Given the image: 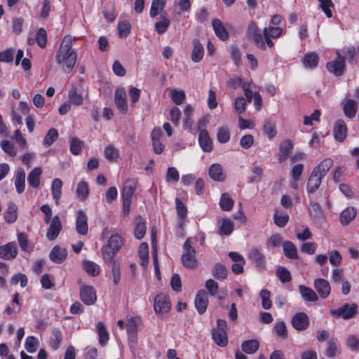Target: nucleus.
<instances>
[{
  "mask_svg": "<svg viewBox=\"0 0 359 359\" xmlns=\"http://www.w3.org/2000/svg\"><path fill=\"white\" fill-rule=\"evenodd\" d=\"M74 39L65 36L56 52L55 60L65 73H70L75 66L77 53L72 49V42Z\"/></svg>",
  "mask_w": 359,
  "mask_h": 359,
  "instance_id": "1",
  "label": "nucleus"
},
{
  "mask_svg": "<svg viewBox=\"0 0 359 359\" xmlns=\"http://www.w3.org/2000/svg\"><path fill=\"white\" fill-rule=\"evenodd\" d=\"M137 182L135 179H128L124 182L121 191L123 215L124 217H128L130 214L132 198L137 189Z\"/></svg>",
  "mask_w": 359,
  "mask_h": 359,
  "instance_id": "2",
  "label": "nucleus"
},
{
  "mask_svg": "<svg viewBox=\"0 0 359 359\" xmlns=\"http://www.w3.org/2000/svg\"><path fill=\"white\" fill-rule=\"evenodd\" d=\"M123 245V238L117 233L112 234L107 245L102 248V257L104 261H112L115 255L119 251Z\"/></svg>",
  "mask_w": 359,
  "mask_h": 359,
  "instance_id": "3",
  "label": "nucleus"
},
{
  "mask_svg": "<svg viewBox=\"0 0 359 359\" xmlns=\"http://www.w3.org/2000/svg\"><path fill=\"white\" fill-rule=\"evenodd\" d=\"M183 253L181 256L182 265L187 268L193 269L198 266V260L196 259V250L192 247L190 238H187L183 244Z\"/></svg>",
  "mask_w": 359,
  "mask_h": 359,
  "instance_id": "4",
  "label": "nucleus"
},
{
  "mask_svg": "<svg viewBox=\"0 0 359 359\" xmlns=\"http://www.w3.org/2000/svg\"><path fill=\"white\" fill-rule=\"evenodd\" d=\"M212 339L220 347H225L228 344L227 323L225 320L218 319L217 327L211 332Z\"/></svg>",
  "mask_w": 359,
  "mask_h": 359,
  "instance_id": "5",
  "label": "nucleus"
},
{
  "mask_svg": "<svg viewBox=\"0 0 359 359\" xmlns=\"http://www.w3.org/2000/svg\"><path fill=\"white\" fill-rule=\"evenodd\" d=\"M330 313L334 317L342 318L344 320L351 319L358 314V305L355 303H346L341 307L330 310Z\"/></svg>",
  "mask_w": 359,
  "mask_h": 359,
  "instance_id": "6",
  "label": "nucleus"
},
{
  "mask_svg": "<svg viewBox=\"0 0 359 359\" xmlns=\"http://www.w3.org/2000/svg\"><path fill=\"white\" fill-rule=\"evenodd\" d=\"M337 58L326 65L327 70L336 76H341L344 72L346 57L342 56L339 50L336 51Z\"/></svg>",
  "mask_w": 359,
  "mask_h": 359,
  "instance_id": "7",
  "label": "nucleus"
},
{
  "mask_svg": "<svg viewBox=\"0 0 359 359\" xmlns=\"http://www.w3.org/2000/svg\"><path fill=\"white\" fill-rule=\"evenodd\" d=\"M283 29L279 27H269L263 29V42L265 45V50L266 48L272 49L274 48V43L272 41L271 38L276 39L283 34Z\"/></svg>",
  "mask_w": 359,
  "mask_h": 359,
  "instance_id": "8",
  "label": "nucleus"
},
{
  "mask_svg": "<svg viewBox=\"0 0 359 359\" xmlns=\"http://www.w3.org/2000/svg\"><path fill=\"white\" fill-rule=\"evenodd\" d=\"M170 308L171 304L168 295L160 293L156 296L154 304L156 313H167L170 311Z\"/></svg>",
  "mask_w": 359,
  "mask_h": 359,
  "instance_id": "9",
  "label": "nucleus"
},
{
  "mask_svg": "<svg viewBox=\"0 0 359 359\" xmlns=\"http://www.w3.org/2000/svg\"><path fill=\"white\" fill-rule=\"evenodd\" d=\"M291 324L294 330L304 331L309 327V318L304 312H297L292 316Z\"/></svg>",
  "mask_w": 359,
  "mask_h": 359,
  "instance_id": "10",
  "label": "nucleus"
},
{
  "mask_svg": "<svg viewBox=\"0 0 359 359\" xmlns=\"http://www.w3.org/2000/svg\"><path fill=\"white\" fill-rule=\"evenodd\" d=\"M80 299L83 304L93 305L97 300L96 290L93 286L83 285L80 287Z\"/></svg>",
  "mask_w": 359,
  "mask_h": 359,
  "instance_id": "11",
  "label": "nucleus"
},
{
  "mask_svg": "<svg viewBox=\"0 0 359 359\" xmlns=\"http://www.w3.org/2000/svg\"><path fill=\"white\" fill-rule=\"evenodd\" d=\"M248 34L252 38L257 48L261 50H265V45L263 42V32H258V27L255 22H251L248 27Z\"/></svg>",
  "mask_w": 359,
  "mask_h": 359,
  "instance_id": "12",
  "label": "nucleus"
},
{
  "mask_svg": "<svg viewBox=\"0 0 359 359\" xmlns=\"http://www.w3.org/2000/svg\"><path fill=\"white\" fill-rule=\"evenodd\" d=\"M347 125L344 120L338 119L333 127V136L338 142H343L347 137Z\"/></svg>",
  "mask_w": 359,
  "mask_h": 359,
  "instance_id": "13",
  "label": "nucleus"
},
{
  "mask_svg": "<svg viewBox=\"0 0 359 359\" xmlns=\"http://www.w3.org/2000/svg\"><path fill=\"white\" fill-rule=\"evenodd\" d=\"M208 303L209 301L206 291L204 290L198 291L195 297L194 305L200 315L203 314L206 311Z\"/></svg>",
  "mask_w": 359,
  "mask_h": 359,
  "instance_id": "14",
  "label": "nucleus"
},
{
  "mask_svg": "<svg viewBox=\"0 0 359 359\" xmlns=\"http://www.w3.org/2000/svg\"><path fill=\"white\" fill-rule=\"evenodd\" d=\"M18 255L17 245L15 242H9L0 246V258L5 260L14 259Z\"/></svg>",
  "mask_w": 359,
  "mask_h": 359,
  "instance_id": "15",
  "label": "nucleus"
},
{
  "mask_svg": "<svg viewBox=\"0 0 359 359\" xmlns=\"http://www.w3.org/2000/svg\"><path fill=\"white\" fill-rule=\"evenodd\" d=\"M76 230L81 235H86L88 231V217L86 213L80 210L76 212Z\"/></svg>",
  "mask_w": 359,
  "mask_h": 359,
  "instance_id": "16",
  "label": "nucleus"
},
{
  "mask_svg": "<svg viewBox=\"0 0 359 359\" xmlns=\"http://www.w3.org/2000/svg\"><path fill=\"white\" fill-rule=\"evenodd\" d=\"M114 102L116 107L123 114L128 111V104L126 100V93L123 88H118L115 90Z\"/></svg>",
  "mask_w": 359,
  "mask_h": 359,
  "instance_id": "17",
  "label": "nucleus"
},
{
  "mask_svg": "<svg viewBox=\"0 0 359 359\" xmlns=\"http://www.w3.org/2000/svg\"><path fill=\"white\" fill-rule=\"evenodd\" d=\"M313 286L322 299L327 298L331 292L330 283L324 278H318L315 279Z\"/></svg>",
  "mask_w": 359,
  "mask_h": 359,
  "instance_id": "18",
  "label": "nucleus"
},
{
  "mask_svg": "<svg viewBox=\"0 0 359 359\" xmlns=\"http://www.w3.org/2000/svg\"><path fill=\"white\" fill-rule=\"evenodd\" d=\"M62 226L59 216L53 217L50 226L46 233V237L49 241H54L59 236Z\"/></svg>",
  "mask_w": 359,
  "mask_h": 359,
  "instance_id": "19",
  "label": "nucleus"
},
{
  "mask_svg": "<svg viewBox=\"0 0 359 359\" xmlns=\"http://www.w3.org/2000/svg\"><path fill=\"white\" fill-rule=\"evenodd\" d=\"M309 215L315 222L321 223L325 218V214L320 205L317 202L311 201L308 207Z\"/></svg>",
  "mask_w": 359,
  "mask_h": 359,
  "instance_id": "20",
  "label": "nucleus"
},
{
  "mask_svg": "<svg viewBox=\"0 0 359 359\" xmlns=\"http://www.w3.org/2000/svg\"><path fill=\"white\" fill-rule=\"evenodd\" d=\"M198 143L204 152H211L213 149V142L206 129L201 130L198 135Z\"/></svg>",
  "mask_w": 359,
  "mask_h": 359,
  "instance_id": "21",
  "label": "nucleus"
},
{
  "mask_svg": "<svg viewBox=\"0 0 359 359\" xmlns=\"http://www.w3.org/2000/svg\"><path fill=\"white\" fill-rule=\"evenodd\" d=\"M67 257V251L59 245L54 246L49 254L50 259L55 264L63 263Z\"/></svg>",
  "mask_w": 359,
  "mask_h": 359,
  "instance_id": "22",
  "label": "nucleus"
},
{
  "mask_svg": "<svg viewBox=\"0 0 359 359\" xmlns=\"http://www.w3.org/2000/svg\"><path fill=\"white\" fill-rule=\"evenodd\" d=\"M212 25L215 34L218 39H219L222 41H226L229 39V32H227L222 22L219 19H213L212 21Z\"/></svg>",
  "mask_w": 359,
  "mask_h": 359,
  "instance_id": "23",
  "label": "nucleus"
},
{
  "mask_svg": "<svg viewBox=\"0 0 359 359\" xmlns=\"http://www.w3.org/2000/svg\"><path fill=\"white\" fill-rule=\"evenodd\" d=\"M248 257L259 271L265 269V257L258 249L251 250Z\"/></svg>",
  "mask_w": 359,
  "mask_h": 359,
  "instance_id": "24",
  "label": "nucleus"
},
{
  "mask_svg": "<svg viewBox=\"0 0 359 359\" xmlns=\"http://www.w3.org/2000/svg\"><path fill=\"white\" fill-rule=\"evenodd\" d=\"M298 290L301 294L302 299L304 302H316L318 300V295L309 287L299 285L298 286Z\"/></svg>",
  "mask_w": 359,
  "mask_h": 359,
  "instance_id": "25",
  "label": "nucleus"
},
{
  "mask_svg": "<svg viewBox=\"0 0 359 359\" xmlns=\"http://www.w3.org/2000/svg\"><path fill=\"white\" fill-rule=\"evenodd\" d=\"M323 177L320 176L316 171L311 172L306 184L308 194L314 193L320 187Z\"/></svg>",
  "mask_w": 359,
  "mask_h": 359,
  "instance_id": "26",
  "label": "nucleus"
},
{
  "mask_svg": "<svg viewBox=\"0 0 359 359\" xmlns=\"http://www.w3.org/2000/svg\"><path fill=\"white\" fill-rule=\"evenodd\" d=\"M293 147V144L290 140H285L280 142L278 155L280 163L284 162L287 158Z\"/></svg>",
  "mask_w": 359,
  "mask_h": 359,
  "instance_id": "27",
  "label": "nucleus"
},
{
  "mask_svg": "<svg viewBox=\"0 0 359 359\" xmlns=\"http://www.w3.org/2000/svg\"><path fill=\"white\" fill-rule=\"evenodd\" d=\"M358 107V104L355 100H346L343 106L344 116L349 119L353 118L356 115Z\"/></svg>",
  "mask_w": 359,
  "mask_h": 359,
  "instance_id": "28",
  "label": "nucleus"
},
{
  "mask_svg": "<svg viewBox=\"0 0 359 359\" xmlns=\"http://www.w3.org/2000/svg\"><path fill=\"white\" fill-rule=\"evenodd\" d=\"M4 217L8 224L15 222L18 219V206L14 202H8L7 208L4 214Z\"/></svg>",
  "mask_w": 359,
  "mask_h": 359,
  "instance_id": "29",
  "label": "nucleus"
},
{
  "mask_svg": "<svg viewBox=\"0 0 359 359\" xmlns=\"http://www.w3.org/2000/svg\"><path fill=\"white\" fill-rule=\"evenodd\" d=\"M170 25V20L167 16V13L163 11L160 15L159 20L154 25L155 31L160 35L163 34L168 30Z\"/></svg>",
  "mask_w": 359,
  "mask_h": 359,
  "instance_id": "30",
  "label": "nucleus"
},
{
  "mask_svg": "<svg viewBox=\"0 0 359 359\" xmlns=\"http://www.w3.org/2000/svg\"><path fill=\"white\" fill-rule=\"evenodd\" d=\"M51 335L49 339V346L52 350L58 349L62 341V334L61 330L58 327H53L51 330Z\"/></svg>",
  "mask_w": 359,
  "mask_h": 359,
  "instance_id": "31",
  "label": "nucleus"
},
{
  "mask_svg": "<svg viewBox=\"0 0 359 359\" xmlns=\"http://www.w3.org/2000/svg\"><path fill=\"white\" fill-rule=\"evenodd\" d=\"M193 46L191 58L194 62H199L204 56L203 46L198 39L193 40Z\"/></svg>",
  "mask_w": 359,
  "mask_h": 359,
  "instance_id": "32",
  "label": "nucleus"
},
{
  "mask_svg": "<svg viewBox=\"0 0 359 359\" xmlns=\"http://www.w3.org/2000/svg\"><path fill=\"white\" fill-rule=\"evenodd\" d=\"M210 177L218 182H223L225 180V175L223 172L222 167L219 163H214L209 168Z\"/></svg>",
  "mask_w": 359,
  "mask_h": 359,
  "instance_id": "33",
  "label": "nucleus"
},
{
  "mask_svg": "<svg viewBox=\"0 0 359 359\" xmlns=\"http://www.w3.org/2000/svg\"><path fill=\"white\" fill-rule=\"evenodd\" d=\"M357 210L353 207H348L340 214L339 219L342 225H348L356 216Z\"/></svg>",
  "mask_w": 359,
  "mask_h": 359,
  "instance_id": "34",
  "label": "nucleus"
},
{
  "mask_svg": "<svg viewBox=\"0 0 359 359\" xmlns=\"http://www.w3.org/2000/svg\"><path fill=\"white\" fill-rule=\"evenodd\" d=\"M15 186L16 191L22 194L25 189V172L23 168H18L15 173Z\"/></svg>",
  "mask_w": 359,
  "mask_h": 359,
  "instance_id": "35",
  "label": "nucleus"
},
{
  "mask_svg": "<svg viewBox=\"0 0 359 359\" xmlns=\"http://www.w3.org/2000/svg\"><path fill=\"white\" fill-rule=\"evenodd\" d=\"M333 165V161L330 158H327L323 160L317 166H316L313 171H316L321 177H325L328 172L329 170Z\"/></svg>",
  "mask_w": 359,
  "mask_h": 359,
  "instance_id": "36",
  "label": "nucleus"
},
{
  "mask_svg": "<svg viewBox=\"0 0 359 359\" xmlns=\"http://www.w3.org/2000/svg\"><path fill=\"white\" fill-rule=\"evenodd\" d=\"M283 250L287 258L291 259H297L299 258L297 248L292 242L289 241L283 242Z\"/></svg>",
  "mask_w": 359,
  "mask_h": 359,
  "instance_id": "37",
  "label": "nucleus"
},
{
  "mask_svg": "<svg viewBox=\"0 0 359 359\" xmlns=\"http://www.w3.org/2000/svg\"><path fill=\"white\" fill-rule=\"evenodd\" d=\"M41 173L42 170L39 167L32 169L27 177V182L30 187L33 188H38L39 187Z\"/></svg>",
  "mask_w": 359,
  "mask_h": 359,
  "instance_id": "38",
  "label": "nucleus"
},
{
  "mask_svg": "<svg viewBox=\"0 0 359 359\" xmlns=\"http://www.w3.org/2000/svg\"><path fill=\"white\" fill-rule=\"evenodd\" d=\"M212 276L218 280H225L228 276L226 267L221 263L215 264L212 269Z\"/></svg>",
  "mask_w": 359,
  "mask_h": 359,
  "instance_id": "39",
  "label": "nucleus"
},
{
  "mask_svg": "<svg viewBox=\"0 0 359 359\" xmlns=\"http://www.w3.org/2000/svg\"><path fill=\"white\" fill-rule=\"evenodd\" d=\"M166 0H152L149 15L151 18H156L162 13L165 7Z\"/></svg>",
  "mask_w": 359,
  "mask_h": 359,
  "instance_id": "40",
  "label": "nucleus"
},
{
  "mask_svg": "<svg viewBox=\"0 0 359 359\" xmlns=\"http://www.w3.org/2000/svg\"><path fill=\"white\" fill-rule=\"evenodd\" d=\"M18 241L20 248L23 252L30 253L34 250V245L29 243L28 236L26 233L22 232L18 233Z\"/></svg>",
  "mask_w": 359,
  "mask_h": 359,
  "instance_id": "41",
  "label": "nucleus"
},
{
  "mask_svg": "<svg viewBox=\"0 0 359 359\" xmlns=\"http://www.w3.org/2000/svg\"><path fill=\"white\" fill-rule=\"evenodd\" d=\"M302 60L304 66L310 69H314L318 65V56L314 52L305 54Z\"/></svg>",
  "mask_w": 359,
  "mask_h": 359,
  "instance_id": "42",
  "label": "nucleus"
},
{
  "mask_svg": "<svg viewBox=\"0 0 359 359\" xmlns=\"http://www.w3.org/2000/svg\"><path fill=\"white\" fill-rule=\"evenodd\" d=\"M104 156L110 162H117L120 158V152L114 145L109 144L104 148Z\"/></svg>",
  "mask_w": 359,
  "mask_h": 359,
  "instance_id": "43",
  "label": "nucleus"
},
{
  "mask_svg": "<svg viewBox=\"0 0 359 359\" xmlns=\"http://www.w3.org/2000/svg\"><path fill=\"white\" fill-rule=\"evenodd\" d=\"M89 187L86 181H81L76 187V195L81 201H85L89 196Z\"/></svg>",
  "mask_w": 359,
  "mask_h": 359,
  "instance_id": "44",
  "label": "nucleus"
},
{
  "mask_svg": "<svg viewBox=\"0 0 359 359\" xmlns=\"http://www.w3.org/2000/svg\"><path fill=\"white\" fill-rule=\"evenodd\" d=\"M126 328L129 340L134 341L137 334V325L134 318H130L128 320L126 324Z\"/></svg>",
  "mask_w": 359,
  "mask_h": 359,
  "instance_id": "45",
  "label": "nucleus"
},
{
  "mask_svg": "<svg viewBox=\"0 0 359 359\" xmlns=\"http://www.w3.org/2000/svg\"><path fill=\"white\" fill-rule=\"evenodd\" d=\"M234 223L228 218L221 219V225L219 228V234L221 236H229L233 231Z\"/></svg>",
  "mask_w": 359,
  "mask_h": 359,
  "instance_id": "46",
  "label": "nucleus"
},
{
  "mask_svg": "<svg viewBox=\"0 0 359 359\" xmlns=\"http://www.w3.org/2000/svg\"><path fill=\"white\" fill-rule=\"evenodd\" d=\"M341 52L345 55L346 59L348 60V63L355 65L357 62V55L359 52V48L351 46L346 48H343Z\"/></svg>",
  "mask_w": 359,
  "mask_h": 359,
  "instance_id": "47",
  "label": "nucleus"
},
{
  "mask_svg": "<svg viewBox=\"0 0 359 359\" xmlns=\"http://www.w3.org/2000/svg\"><path fill=\"white\" fill-rule=\"evenodd\" d=\"M259 348V342L256 339L244 341L241 344L242 351L247 354L255 353Z\"/></svg>",
  "mask_w": 359,
  "mask_h": 359,
  "instance_id": "48",
  "label": "nucleus"
},
{
  "mask_svg": "<svg viewBox=\"0 0 359 359\" xmlns=\"http://www.w3.org/2000/svg\"><path fill=\"white\" fill-rule=\"evenodd\" d=\"M62 181L59 178H55L51 184V194L53 198L57 203V201L60 200L62 196Z\"/></svg>",
  "mask_w": 359,
  "mask_h": 359,
  "instance_id": "49",
  "label": "nucleus"
},
{
  "mask_svg": "<svg viewBox=\"0 0 359 359\" xmlns=\"http://www.w3.org/2000/svg\"><path fill=\"white\" fill-rule=\"evenodd\" d=\"M104 262L111 267L113 282L114 285H117L121 280V270L119 264L115 259H112V261Z\"/></svg>",
  "mask_w": 359,
  "mask_h": 359,
  "instance_id": "50",
  "label": "nucleus"
},
{
  "mask_svg": "<svg viewBox=\"0 0 359 359\" xmlns=\"http://www.w3.org/2000/svg\"><path fill=\"white\" fill-rule=\"evenodd\" d=\"M97 330L99 335V343L100 346H104L109 340V334L104 324L99 322L97 325Z\"/></svg>",
  "mask_w": 359,
  "mask_h": 359,
  "instance_id": "51",
  "label": "nucleus"
},
{
  "mask_svg": "<svg viewBox=\"0 0 359 359\" xmlns=\"http://www.w3.org/2000/svg\"><path fill=\"white\" fill-rule=\"evenodd\" d=\"M273 332L282 339H285L288 337V331L285 323L283 321L278 320L276 322L273 328Z\"/></svg>",
  "mask_w": 359,
  "mask_h": 359,
  "instance_id": "52",
  "label": "nucleus"
},
{
  "mask_svg": "<svg viewBox=\"0 0 359 359\" xmlns=\"http://www.w3.org/2000/svg\"><path fill=\"white\" fill-rule=\"evenodd\" d=\"M234 204L233 200L231 198L228 193L222 194L219 201V206L224 211H230Z\"/></svg>",
  "mask_w": 359,
  "mask_h": 359,
  "instance_id": "53",
  "label": "nucleus"
},
{
  "mask_svg": "<svg viewBox=\"0 0 359 359\" xmlns=\"http://www.w3.org/2000/svg\"><path fill=\"white\" fill-rule=\"evenodd\" d=\"M264 134L269 139L271 140L276 136L277 130L275 122L271 120H266L263 127Z\"/></svg>",
  "mask_w": 359,
  "mask_h": 359,
  "instance_id": "54",
  "label": "nucleus"
},
{
  "mask_svg": "<svg viewBox=\"0 0 359 359\" xmlns=\"http://www.w3.org/2000/svg\"><path fill=\"white\" fill-rule=\"evenodd\" d=\"M83 147V141L76 137H72L69 140V150L74 155H79Z\"/></svg>",
  "mask_w": 359,
  "mask_h": 359,
  "instance_id": "55",
  "label": "nucleus"
},
{
  "mask_svg": "<svg viewBox=\"0 0 359 359\" xmlns=\"http://www.w3.org/2000/svg\"><path fill=\"white\" fill-rule=\"evenodd\" d=\"M58 132L55 128H50L48 131L43 139V145L44 146V147L48 148L49 147H50L53 144V143L55 141H56V140L58 138Z\"/></svg>",
  "mask_w": 359,
  "mask_h": 359,
  "instance_id": "56",
  "label": "nucleus"
},
{
  "mask_svg": "<svg viewBox=\"0 0 359 359\" xmlns=\"http://www.w3.org/2000/svg\"><path fill=\"white\" fill-rule=\"evenodd\" d=\"M118 36L121 39L126 38L130 33L131 25L127 20L120 21L117 26Z\"/></svg>",
  "mask_w": 359,
  "mask_h": 359,
  "instance_id": "57",
  "label": "nucleus"
},
{
  "mask_svg": "<svg viewBox=\"0 0 359 359\" xmlns=\"http://www.w3.org/2000/svg\"><path fill=\"white\" fill-rule=\"evenodd\" d=\"M252 175L248 177L249 183H257L262 181L263 169L259 165H254L251 168Z\"/></svg>",
  "mask_w": 359,
  "mask_h": 359,
  "instance_id": "58",
  "label": "nucleus"
},
{
  "mask_svg": "<svg viewBox=\"0 0 359 359\" xmlns=\"http://www.w3.org/2000/svg\"><path fill=\"white\" fill-rule=\"evenodd\" d=\"M83 267L87 273L93 277L97 276L100 273L99 266L91 261H84Z\"/></svg>",
  "mask_w": 359,
  "mask_h": 359,
  "instance_id": "59",
  "label": "nucleus"
},
{
  "mask_svg": "<svg viewBox=\"0 0 359 359\" xmlns=\"http://www.w3.org/2000/svg\"><path fill=\"white\" fill-rule=\"evenodd\" d=\"M276 276L283 283L290 282L292 280V276L290 271L284 266H279L277 269Z\"/></svg>",
  "mask_w": 359,
  "mask_h": 359,
  "instance_id": "60",
  "label": "nucleus"
},
{
  "mask_svg": "<svg viewBox=\"0 0 359 359\" xmlns=\"http://www.w3.org/2000/svg\"><path fill=\"white\" fill-rule=\"evenodd\" d=\"M15 48H8L0 51V62L11 63L13 61Z\"/></svg>",
  "mask_w": 359,
  "mask_h": 359,
  "instance_id": "61",
  "label": "nucleus"
},
{
  "mask_svg": "<svg viewBox=\"0 0 359 359\" xmlns=\"http://www.w3.org/2000/svg\"><path fill=\"white\" fill-rule=\"evenodd\" d=\"M20 283L21 287H25L27 286L28 283V278L25 273H18L17 274L13 275L10 280V283L11 285H16Z\"/></svg>",
  "mask_w": 359,
  "mask_h": 359,
  "instance_id": "62",
  "label": "nucleus"
},
{
  "mask_svg": "<svg viewBox=\"0 0 359 359\" xmlns=\"http://www.w3.org/2000/svg\"><path fill=\"white\" fill-rule=\"evenodd\" d=\"M35 40L40 48H46L47 43V32L44 28L41 27L38 29Z\"/></svg>",
  "mask_w": 359,
  "mask_h": 359,
  "instance_id": "63",
  "label": "nucleus"
},
{
  "mask_svg": "<svg viewBox=\"0 0 359 359\" xmlns=\"http://www.w3.org/2000/svg\"><path fill=\"white\" fill-rule=\"evenodd\" d=\"M170 96L172 101L177 105L181 104L186 98L185 93L182 90H172Z\"/></svg>",
  "mask_w": 359,
  "mask_h": 359,
  "instance_id": "64",
  "label": "nucleus"
}]
</instances>
